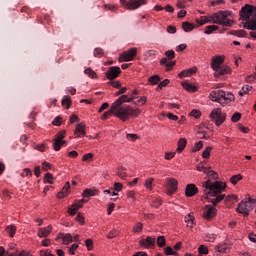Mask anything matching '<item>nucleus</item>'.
Listing matches in <instances>:
<instances>
[{
  "label": "nucleus",
  "instance_id": "nucleus-1",
  "mask_svg": "<svg viewBox=\"0 0 256 256\" xmlns=\"http://www.w3.org/2000/svg\"><path fill=\"white\" fill-rule=\"evenodd\" d=\"M202 187H204V195L205 199L212 203L211 205H206L204 207L203 217L207 221H211L217 215V205L225 199V188L227 187L225 183L219 181H211L208 179L207 181L203 182Z\"/></svg>",
  "mask_w": 256,
  "mask_h": 256
},
{
  "label": "nucleus",
  "instance_id": "nucleus-2",
  "mask_svg": "<svg viewBox=\"0 0 256 256\" xmlns=\"http://www.w3.org/2000/svg\"><path fill=\"white\" fill-rule=\"evenodd\" d=\"M141 114V111L139 109H133L131 106L124 105L123 107L119 109L113 110V104L111 105L110 110L103 113L101 119L103 121H106V119H109L111 115H114L115 117H118V119H121V121H129L130 117H139Z\"/></svg>",
  "mask_w": 256,
  "mask_h": 256
},
{
  "label": "nucleus",
  "instance_id": "nucleus-3",
  "mask_svg": "<svg viewBox=\"0 0 256 256\" xmlns=\"http://www.w3.org/2000/svg\"><path fill=\"white\" fill-rule=\"evenodd\" d=\"M209 97L211 101L220 103L222 107H225V105H228V103H231V101H235V96L233 93L225 92L223 90H214L210 93Z\"/></svg>",
  "mask_w": 256,
  "mask_h": 256
},
{
  "label": "nucleus",
  "instance_id": "nucleus-4",
  "mask_svg": "<svg viewBox=\"0 0 256 256\" xmlns=\"http://www.w3.org/2000/svg\"><path fill=\"white\" fill-rule=\"evenodd\" d=\"M227 17H229V12L220 11L209 16V19L216 25L231 27V20H229Z\"/></svg>",
  "mask_w": 256,
  "mask_h": 256
},
{
  "label": "nucleus",
  "instance_id": "nucleus-5",
  "mask_svg": "<svg viewBox=\"0 0 256 256\" xmlns=\"http://www.w3.org/2000/svg\"><path fill=\"white\" fill-rule=\"evenodd\" d=\"M256 199L246 198L242 200L237 207L238 213L244 215V217H249V213H251L252 209H255Z\"/></svg>",
  "mask_w": 256,
  "mask_h": 256
},
{
  "label": "nucleus",
  "instance_id": "nucleus-6",
  "mask_svg": "<svg viewBox=\"0 0 256 256\" xmlns=\"http://www.w3.org/2000/svg\"><path fill=\"white\" fill-rule=\"evenodd\" d=\"M240 17L243 21H246V26L249 25V21H252L256 17V8L246 4L240 10Z\"/></svg>",
  "mask_w": 256,
  "mask_h": 256
},
{
  "label": "nucleus",
  "instance_id": "nucleus-7",
  "mask_svg": "<svg viewBox=\"0 0 256 256\" xmlns=\"http://www.w3.org/2000/svg\"><path fill=\"white\" fill-rule=\"evenodd\" d=\"M209 117L217 127H221L225 123V119H227V115L221 111V108L213 109Z\"/></svg>",
  "mask_w": 256,
  "mask_h": 256
},
{
  "label": "nucleus",
  "instance_id": "nucleus-8",
  "mask_svg": "<svg viewBox=\"0 0 256 256\" xmlns=\"http://www.w3.org/2000/svg\"><path fill=\"white\" fill-rule=\"evenodd\" d=\"M121 5L123 7H126V9H139L141 5H146L147 0H120Z\"/></svg>",
  "mask_w": 256,
  "mask_h": 256
},
{
  "label": "nucleus",
  "instance_id": "nucleus-9",
  "mask_svg": "<svg viewBox=\"0 0 256 256\" xmlns=\"http://www.w3.org/2000/svg\"><path fill=\"white\" fill-rule=\"evenodd\" d=\"M66 131L62 130L60 132L57 133L56 138L54 139L53 142V149L55 151H60L61 150V146L65 145V143H67L65 140V135H66Z\"/></svg>",
  "mask_w": 256,
  "mask_h": 256
},
{
  "label": "nucleus",
  "instance_id": "nucleus-10",
  "mask_svg": "<svg viewBox=\"0 0 256 256\" xmlns=\"http://www.w3.org/2000/svg\"><path fill=\"white\" fill-rule=\"evenodd\" d=\"M137 57V48H131L129 50L124 51L120 57H119V61H124V62H128V61H133V59H135Z\"/></svg>",
  "mask_w": 256,
  "mask_h": 256
},
{
  "label": "nucleus",
  "instance_id": "nucleus-11",
  "mask_svg": "<svg viewBox=\"0 0 256 256\" xmlns=\"http://www.w3.org/2000/svg\"><path fill=\"white\" fill-rule=\"evenodd\" d=\"M123 103H133L132 102V98L129 95H122L119 97V99H117L114 103H112V109L113 111H115V109H121V105H123Z\"/></svg>",
  "mask_w": 256,
  "mask_h": 256
},
{
  "label": "nucleus",
  "instance_id": "nucleus-12",
  "mask_svg": "<svg viewBox=\"0 0 256 256\" xmlns=\"http://www.w3.org/2000/svg\"><path fill=\"white\" fill-rule=\"evenodd\" d=\"M155 243V238L151 236H147L139 241L140 247H144V249H153V247H155Z\"/></svg>",
  "mask_w": 256,
  "mask_h": 256
},
{
  "label": "nucleus",
  "instance_id": "nucleus-13",
  "mask_svg": "<svg viewBox=\"0 0 256 256\" xmlns=\"http://www.w3.org/2000/svg\"><path fill=\"white\" fill-rule=\"evenodd\" d=\"M178 182L174 178L166 179L167 195L171 196L177 191Z\"/></svg>",
  "mask_w": 256,
  "mask_h": 256
},
{
  "label": "nucleus",
  "instance_id": "nucleus-14",
  "mask_svg": "<svg viewBox=\"0 0 256 256\" xmlns=\"http://www.w3.org/2000/svg\"><path fill=\"white\" fill-rule=\"evenodd\" d=\"M119 75H121V68L119 66H112L106 72V77L110 81H113V79H117Z\"/></svg>",
  "mask_w": 256,
  "mask_h": 256
},
{
  "label": "nucleus",
  "instance_id": "nucleus-15",
  "mask_svg": "<svg viewBox=\"0 0 256 256\" xmlns=\"http://www.w3.org/2000/svg\"><path fill=\"white\" fill-rule=\"evenodd\" d=\"M83 203H87V200L81 199L76 201L74 204L71 205V207L68 209V213L70 215H77V211L83 207Z\"/></svg>",
  "mask_w": 256,
  "mask_h": 256
},
{
  "label": "nucleus",
  "instance_id": "nucleus-16",
  "mask_svg": "<svg viewBox=\"0 0 256 256\" xmlns=\"http://www.w3.org/2000/svg\"><path fill=\"white\" fill-rule=\"evenodd\" d=\"M53 231V226L48 225L47 227L44 228H39L38 229V237H40L41 239L45 238V237H49V235H51V232Z\"/></svg>",
  "mask_w": 256,
  "mask_h": 256
},
{
  "label": "nucleus",
  "instance_id": "nucleus-17",
  "mask_svg": "<svg viewBox=\"0 0 256 256\" xmlns=\"http://www.w3.org/2000/svg\"><path fill=\"white\" fill-rule=\"evenodd\" d=\"M199 192V189H197V186L195 184H188L186 186L185 195L186 197H195L197 193Z\"/></svg>",
  "mask_w": 256,
  "mask_h": 256
},
{
  "label": "nucleus",
  "instance_id": "nucleus-18",
  "mask_svg": "<svg viewBox=\"0 0 256 256\" xmlns=\"http://www.w3.org/2000/svg\"><path fill=\"white\" fill-rule=\"evenodd\" d=\"M216 71L215 77H219V75H227L231 73V68L228 66H219L218 68L214 69Z\"/></svg>",
  "mask_w": 256,
  "mask_h": 256
},
{
  "label": "nucleus",
  "instance_id": "nucleus-19",
  "mask_svg": "<svg viewBox=\"0 0 256 256\" xmlns=\"http://www.w3.org/2000/svg\"><path fill=\"white\" fill-rule=\"evenodd\" d=\"M246 29H249L251 31H255V32H251L250 36H252L253 39H256V17L253 18L252 20L248 21V25L246 26Z\"/></svg>",
  "mask_w": 256,
  "mask_h": 256
},
{
  "label": "nucleus",
  "instance_id": "nucleus-20",
  "mask_svg": "<svg viewBox=\"0 0 256 256\" xmlns=\"http://www.w3.org/2000/svg\"><path fill=\"white\" fill-rule=\"evenodd\" d=\"M224 58L223 56H218L216 58L212 59L211 67L213 70L218 69V67H221L223 65Z\"/></svg>",
  "mask_w": 256,
  "mask_h": 256
},
{
  "label": "nucleus",
  "instance_id": "nucleus-21",
  "mask_svg": "<svg viewBox=\"0 0 256 256\" xmlns=\"http://www.w3.org/2000/svg\"><path fill=\"white\" fill-rule=\"evenodd\" d=\"M71 188V185L69 182H66L61 192L58 193L57 197L58 199H63V197H67L69 194V189Z\"/></svg>",
  "mask_w": 256,
  "mask_h": 256
},
{
  "label": "nucleus",
  "instance_id": "nucleus-22",
  "mask_svg": "<svg viewBox=\"0 0 256 256\" xmlns=\"http://www.w3.org/2000/svg\"><path fill=\"white\" fill-rule=\"evenodd\" d=\"M75 135H76L77 137H81V135H82V137H85V135H86V132H85V124L80 123V124H78V125L76 126Z\"/></svg>",
  "mask_w": 256,
  "mask_h": 256
},
{
  "label": "nucleus",
  "instance_id": "nucleus-23",
  "mask_svg": "<svg viewBox=\"0 0 256 256\" xmlns=\"http://www.w3.org/2000/svg\"><path fill=\"white\" fill-rule=\"evenodd\" d=\"M196 71H197V69L190 68L188 70H184V71L180 72L178 77L180 79H183V77H191V75H193V73H196Z\"/></svg>",
  "mask_w": 256,
  "mask_h": 256
},
{
  "label": "nucleus",
  "instance_id": "nucleus-24",
  "mask_svg": "<svg viewBox=\"0 0 256 256\" xmlns=\"http://www.w3.org/2000/svg\"><path fill=\"white\" fill-rule=\"evenodd\" d=\"M182 29H183V31H185V33H191V31H193V29H195V24L189 23V22H183Z\"/></svg>",
  "mask_w": 256,
  "mask_h": 256
},
{
  "label": "nucleus",
  "instance_id": "nucleus-25",
  "mask_svg": "<svg viewBox=\"0 0 256 256\" xmlns=\"http://www.w3.org/2000/svg\"><path fill=\"white\" fill-rule=\"evenodd\" d=\"M185 147H187V139L185 138H180L178 141V148L177 151L179 153H182L185 150Z\"/></svg>",
  "mask_w": 256,
  "mask_h": 256
},
{
  "label": "nucleus",
  "instance_id": "nucleus-26",
  "mask_svg": "<svg viewBox=\"0 0 256 256\" xmlns=\"http://www.w3.org/2000/svg\"><path fill=\"white\" fill-rule=\"evenodd\" d=\"M182 87L186 90L189 91L190 93H195V91H197V87H195L194 85L188 83V82H183L182 83Z\"/></svg>",
  "mask_w": 256,
  "mask_h": 256
},
{
  "label": "nucleus",
  "instance_id": "nucleus-27",
  "mask_svg": "<svg viewBox=\"0 0 256 256\" xmlns=\"http://www.w3.org/2000/svg\"><path fill=\"white\" fill-rule=\"evenodd\" d=\"M219 29V26L217 25H209V26H206L205 28V35H211V33H215V31H217Z\"/></svg>",
  "mask_w": 256,
  "mask_h": 256
},
{
  "label": "nucleus",
  "instance_id": "nucleus-28",
  "mask_svg": "<svg viewBox=\"0 0 256 256\" xmlns=\"http://www.w3.org/2000/svg\"><path fill=\"white\" fill-rule=\"evenodd\" d=\"M7 233L10 237H15V233L17 232V227L15 225H9L6 227Z\"/></svg>",
  "mask_w": 256,
  "mask_h": 256
},
{
  "label": "nucleus",
  "instance_id": "nucleus-29",
  "mask_svg": "<svg viewBox=\"0 0 256 256\" xmlns=\"http://www.w3.org/2000/svg\"><path fill=\"white\" fill-rule=\"evenodd\" d=\"M198 25H205L206 23H211V18L207 16H201V19H196Z\"/></svg>",
  "mask_w": 256,
  "mask_h": 256
},
{
  "label": "nucleus",
  "instance_id": "nucleus-30",
  "mask_svg": "<svg viewBox=\"0 0 256 256\" xmlns=\"http://www.w3.org/2000/svg\"><path fill=\"white\" fill-rule=\"evenodd\" d=\"M241 179H243L241 174L234 175L230 178V183H232V185H237Z\"/></svg>",
  "mask_w": 256,
  "mask_h": 256
},
{
  "label": "nucleus",
  "instance_id": "nucleus-31",
  "mask_svg": "<svg viewBox=\"0 0 256 256\" xmlns=\"http://www.w3.org/2000/svg\"><path fill=\"white\" fill-rule=\"evenodd\" d=\"M155 181L154 178H148L146 181H145V187L146 189H148V191H153V182Z\"/></svg>",
  "mask_w": 256,
  "mask_h": 256
},
{
  "label": "nucleus",
  "instance_id": "nucleus-32",
  "mask_svg": "<svg viewBox=\"0 0 256 256\" xmlns=\"http://www.w3.org/2000/svg\"><path fill=\"white\" fill-rule=\"evenodd\" d=\"M62 106L66 107V109H69V107L71 106V97L64 96V98L62 99Z\"/></svg>",
  "mask_w": 256,
  "mask_h": 256
},
{
  "label": "nucleus",
  "instance_id": "nucleus-33",
  "mask_svg": "<svg viewBox=\"0 0 256 256\" xmlns=\"http://www.w3.org/2000/svg\"><path fill=\"white\" fill-rule=\"evenodd\" d=\"M211 151H213V147L208 146L202 153V157L204 159H209L211 157Z\"/></svg>",
  "mask_w": 256,
  "mask_h": 256
},
{
  "label": "nucleus",
  "instance_id": "nucleus-34",
  "mask_svg": "<svg viewBox=\"0 0 256 256\" xmlns=\"http://www.w3.org/2000/svg\"><path fill=\"white\" fill-rule=\"evenodd\" d=\"M149 83H151V85H157V83H159V81H161V78L159 77V75H154V76H151L149 79H148Z\"/></svg>",
  "mask_w": 256,
  "mask_h": 256
},
{
  "label": "nucleus",
  "instance_id": "nucleus-35",
  "mask_svg": "<svg viewBox=\"0 0 256 256\" xmlns=\"http://www.w3.org/2000/svg\"><path fill=\"white\" fill-rule=\"evenodd\" d=\"M64 243H66V245H69V243H73V236H71L70 233H67L65 234L63 237H62Z\"/></svg>",
  "mask_w": 256,
  "mask_h": 256
},
{
  "label": "nucleus",
  "instance_id": "nucleus-36",
  "mask_svg": "<svg viewBox=\"0 0 256 256\" xmlns=\"http://www.w3.org/2000/svg\"><path fill=\"white\" fill-rule=\"evenodd\" d=\"M84 73L85 75H89L91 79H95L97 77V73H95L91 68L85 69Z\"/></svg>",
  "mask_w": 256,
  "mask_h": 256
},
{
  "label": "nucleus",
  "instance_id": "nucleus-37",
  "mask_svg": "<svg viewBox=\"0 0 256 256\" xmlns=\"http://www.w3.org/2000/svg\"><path fill=\"white\" fill-rule=\"evenodd\" d=\"M199 255H207L209 253V249L205 245H200L198 248Z\"/></svg>",
  "mask_w": 256,
  "mask_h": 256
},
{
  "label": "nucleus",
  "instance_id": "nucleus-38",
  "mask_svg": "<svg viewBox=\"0 0 256 256\" xmlns=\"http://www.w3.org/2000/svg\"><path fill=\"white\" fill-rule=\"evenodd\" d=\"M191 0H178L177 7L178 9H185L187 7V3Z\"/></svg>",
  "mask_w": 256,
  "mask_h": 256
},
{
  "label": "nucleus",
  "instance_id": "nucleus-39",
  "mask_svg": "<svg viewBox=\"0 0 256 256\" xmlns=\"http://www.w3.org/2000/svg\"><path fill=\"white\" fill-rule=\"evenodd\" d=\"M96 190L86 189L83 192V197H94Z\"/></svg>",
  "mask_w": 256,
  "mask_h": 256
},
{
  "label": "nucleus",
  "instance_id": "nucleus-40",
  "mask_svg": "<svg viewBox=\"0 0 256 256\" xmlns=\"http://www.w3.org/2000/svg\"><path fill=\"white\" fill-rule=\"evenodd\" d=\"M157 245H158V247H165V245H166L165 236H159L157 238Z\"/></svg>",
  "mask_w": 256,
  "mask_h": 256
},
{
  "label": "nucleus",
  "instance_id": "nucleus-41",
  "mask_svg": "<svg viewBox=\"0 0 256 256\" xmlns=\"http://www.w3.org/2000/svg\"><path fill=\"white\" fill-rule=\"evenodd\" d=\"M44 183H49L50 185H53V174L47 173L44 177Z\"/></svg>",
  "mask_w": 256,
  "mask_h": 256
},
{
  "label": "nucleus",
  "instance_id": "nucleus-42",
  "mask_svg": "<svg viewBox=\"0 0 256 256\" xmlns=\"http://www.w3.org/2000/svg\"><path fill=\"white\" fill-rule=\"evenodd\" d=\"M141 231H143V223L138 222L136 223V225L133 228V232L134 233H141Z\"/></svg>",
  "mask_w": 256,
  "mask_h": 256
},
{
  "label": "nucleus",
  "instance_id": "nucleus-43",
  "mask_svg": "<svg viewBox=\"0 0 256 256\" xmlns=\"http://www.w3.org/2000/svg\"><path fill=\"white\" fill-rule=\"evenodd\" d=\"M117 175L120 177V179H127V173H125V168L123 167L118 169Z\"/></svg>",
  "mask_w": 256,
  "mask_h": 256
},
{
  "label": "nucleus",
  "instance_id": "nucleus-44",
  "mask_svg": "<svg viewBox=\"0 0 256 256\" xmlns=\"http://www.w3.org/2000/svg\"><path fill=\"white\" fill-rule=\"evenodd\" d=\"M164 253L165 255H174V256L179 255L177 252L173 251V248L169 246L164 249Z\"/></svg>",
  "mask_w": 256,
  "mask_h": 256
},
{
  "label": "nucleus",
  "instance_id": "nucleus-45",
  "mask_svg": "<svg viewBox=\"0 0 256 256\" xmlns=\"http://www.w3.org/2000/svg\"><path fill=\"white\" fill-rule=\"evenodd\" d=\"M103 55H105V52H103V49L95 48V50H94V57L101 58V57H103Z\"/></svg>",
  "mask_w": 256,
  "mask_h": 256
},
{
  "label": "nucleus",
  "instance_id": "nucleus-46",
  "mask_svg": "<svg viewBox=\"0 0 256 256\" xmlns=\"http://www.w3.org/2000/svg\"><path fill=\"white\" fill-rule=\"evenodd\" d=\"M140 103L141 105H145V103H147V97L146 96L140 97V99L133 102V105H139Z\"/></svg>",
  "mask_w": 256,
  "mask_h": 256
},
{
  "label": "nucleus",
  "instance_id": "nucleus-47",
  "mask_svg": "<svg viewBox=\"0 0 256 256\" xmlns=\"http://www.w3.org/2000/svg\"><path fill=\"white\" fill-rule=\"evenodd\" d=\"M240 119H241V113L239 112L234 113L231 117L232 123H237L238 121H240Z\"/></svg>",
  "mask_w": 256,
  "mask_h": 256
},
{
  "label": "nucleus",
  "instance_id": "nucleus-48",
  "mask_svg": "<svg viewBox=\"0 0 256 256\" xmlns=\"http://www.w3.org/2000/svg\"><path fill=\"white\" fill-rule=\"evenodd\" d=\"M170 81L169 79H165L162 82H160V84L157 87V91H161V89H163V87H167V85H169Z\"/></svg>",
  "mask_w": 256,
  "mask_h": 256
},
{
  "label": "nucleus",
  "instance_id": "nucleus-49",
  "mask_svg": "<svg viewBox=\"0 0 256 256\" xmlns=\"http://www.w3.org/2000/svg\"><path fill=\"white\" fill-rule=\"evenodd\" d=\"M216 251H218V253H227V245L222 244V245L217 246Z\"/></svg>",
  "mask_w": 256,
  "mask_h": 256
},
{
  "label": "nucleus",
  "instance_id": "nucleus-50",
  "mask_svg": "<svg viewBox=\"0 0 256 256\" xmlns=\"http://www.w3.org/2000/svg\"><path fill=\"white\" fill-rule=\"evenodd\" d=\"M200 149H203V141H199L196 143L192 149L193 153H196V151H200Z\"/></svg>",
  "mask_w": 256,
  "mask_h": 256
},
{
  "label": "nucleus",
  "instance_id": "nucleus-51",
  "mask_svg": "<svg viewBox=\"0 0 256 256\" xmlns=\"http://www.w3.org/2000/svg\"><path fill=\"white\" fill-rule=\"evenodd\" d=\"M190 116L194 117L195 119H199L201 117V111L194 109L190 112Z\"/></svg>",
  "mask_w": 256,
  "mask_h": 256
},
{
  "label": "nucleus",
  "instance_id": "nucleus-52",
  "mask_svg": "<svg viewBox=\"0 0 256 256\" xmlns=\"http://www.w3.org/2000/svg\"><path fill=\"white\" fill-rule=\"evenodd\" d=\"M32 175H33V172L29 168L24 169L23 172L21 173V177H31Z\"/></svg>",
  "mask_w": 256,
  "mask_h": 256
},
{
  "label": "nucleus",
  "instance_id": "nucleus-53",
  "mask_svg": "<svg viewBox=\"0 0 256 256\" xmlns=\"http://www.w3.org/2000/svg\"><path fill=\"white\" fill-rule=\"evenodd\" d=\"M206 175L211 179H214V181L217 179V173L213 170H207Z\"/></svg>",
  "mask_w": 256,
  "mask_h": 256
},
{
  "label": "nucleus",
  "instance_id": "nucleus-54",
  "mask_svg": "<svg viewBox=\"0 0 256 256\" xmlns=\"http://www.w3.org/2000/svg\"><path fill=\"white\" fill-rule=\"evenodd\" d=\"M117 235H119V232H117V230H111L107 234V239H115V237H117Z\"/></svg>",
  "mask_w": 256,
  "mask_h": 256
},
{
  "label": "nucleus",
  "instance_id": "nucleus-55",
  "mask_svg": "<svg viewBox=\"0 0 256 256\" xmlns=\"http://www.w3.org/2000/svg\"><path fill=\"white\" fill-rule=\"evenodd\" d=\"M77 249H79V245L72 244L71 247L68 249V252L70 253V255H75V251H77Z\"/></svg>",
  "mask_w": 256,
  "mask_h": 256
},
{
  "label": "nucleus",
  "instance_id": "nucleus-56",
  "mask_svg": "<svg viewBox=\"0 0 256 256\" xmlns=\"http://www.w3.org/2000/svg\"><path fill=\"white\" fill-rule=\"evenodd\" d=\"M109 85H112L115 89H121V82L110 80Z\"/></svg>",
  "mask_w": 256,
  "mask_h": 256
},
{
  "label": "nucleus",
  "instance_id": "nucleus-57",
  "mask_svg": "<svg viewBox=\"0 0 256 256\" xmlns=\"http://www.w3.org/2000/svg\"><path fill=\"white\" fill-rule=\"evenodd\" d=\"M85 245L88 251H91L93 249V240L92 239L85 240Z\"/></svg>",
  "mask_w": 256,
  "mask_h": 256
},
{
  "label": "nucleus",
  "instance_id": "nucleus-58",
  "mask_svg": "<svg viewBox=\"0 0 256 256\" xmlns=\"http://www.w3.org/2000/svg\"><path fill=\"white\" fill-rule=\"evenodd\" d=\"M63 118H61V116H57L53 122H52V125H55L56 127H59L61 125V121H62Z\"/></svg>",
  "mask_w": 256,
  "mask_h": 256
},
{
  "label": "nucleus",
  "instance_id": "nucleus-59",
  "mask_svg": "<svg viewBox=\"0 0 256 256\" xmlns=\"http://www.w3.org/2000/svg\"><path fill=\"white\" fill-rule=\"evenodd\" d=\"M175 157V152H166L164 158L166 161H171Z\"/></svg>",
  "mask_w": 256,
  "mask_h": 256
},
{
  "label": "nucleus",
  "instance_id": "nucleus-60",
  "mask_svg": "<svg viewBox=\"0 0 256 256\" xmlns=\"http://www.w3.org/2000/svg\"><path fill=\"white\" fill-rule=\"evenodd\" d=\"M155 55H157V51L155 50H147L146 52H144L145 57H153Z\"/></svg>",
  "mask_w": 256,
  "mask_h": 256
},
{
  "label": "nucleus",
  "instance_id": "nucleus-61",
  "mask_svg": "<svg viewBox=\"0 0 256 256\" xmlns=\"http://www.w3.org/2000/svg\"><path fill=\"white\" fill-rule=\"evenodd\" d=\"M166 57H168V59H175V51L173 50H168L165 52Z\"/></svg>",
  "mask_w": 256,
  "mask_h": 256
},
{
  "label": "nucleus",
  "instance_id": "nucleus-62",
  "mask_svg": "<svg viewBox=\"0 0 256 256\" xmlns=\"http://www.w3.org/2000/svg\"><path fill=\"white\" fill-rule=\"evenodd\" d=\"M127 197H128V199H131V201H136L135 191H133V190L128 191L127 192Z\"/></svg>",
  "mask_w": 256,
  "mask_h": 256
},
{
  "label": "nucleus",
  "instance_id": "nucleus-63",
  "mask_svg": "<svg viewBox=\"0 0 256 256\" xmlns=\"http://www.w3.org/2000/svg\"><path fill=\"white\" fill-rule=\"evenodd\" d=\"M126 138L128 139V141H137L138 136L137 134H127Z\"/></svg>",
  "mask_w": 256,
  "mask_h": 256
},
{
  "label": "nucleus",
  "instance_id": "nucleus-64",
  "mask_svg": "<svg viewBox=\"0 0 256 256\" xmlns=\"http://www.w3.org/2000/svg\"><path fill=\"white\" fill-rule=\"evenodd\" d=\"M93 159V153H87L83 156L82 161H91Z\"/></svg>",
  "mask_w": 256,
  "mask_h": 256
}]
</instances>
